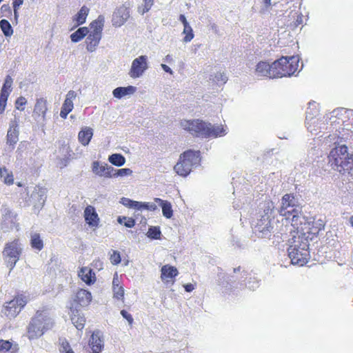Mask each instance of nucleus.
Wrapping results in <instances>:
<instances>
[{
	"label": "nucleus",
	"mask_w": 353,
	"mask_h": 353,
	"mask_svg": "<svg viewBox=\"0 0 353 353\" xmlns=\"http://www.w3.org/2000/svg\"><path fill=\"white\" fill-rule=\"evenodd\" d=\"M0 176L3 179V182L6 184L11 185L13 183V174L11 172H9L6 168H0Z\"/></svg>",
	"instance_id": "nucleus-35"
},
{
	"label": "nucleus",
	"mask_w": 353,
	"mask_h": 353,
	"mask_svg": "<svg viewBox=\"0 0 353 353\" xmlns=\"http://www.w3.org/2000/svg\"><path fill=\"white\" fill-rule=\"evenodd\" d=\"M72 350L69 343L66 340L64 339L61 342L59 351L61 353H68Z\"/></svg>",
	"instance_id": "nucleus-47"
},
{
	"label": "nucleus",
	"mask_w": 353,
	"mask_h": 353,
	"mask_svg": "<svg viewBox=\"0 0 353 353\" xmlns=\"http://www.w3.org/2000/svg\"><path fill=\"white\" fill-rule=\"evenodd\" d=\"M182 33L185 35V37L183 39V41L184 43H188L191 41L194 36L193 33V30L192 27L190 26V24L183 26V30Z\"/></svg>",
	"instance_id": "nucleus-41"
},
{
	"label": "nucleus",
	"mask_w": 353,
	"mask_h": 353,
	"mask_svg": "<svg viewBox=\"0 0 353 353\" xmlns=\"http://www.w3.org/2000/svg\"><path fill=\"white\" fill-rule=\"evenodd\" d=\"M293 194H285L281 199V207L278 210L280 215L285 216L286 219H290V216H292V225L294 226L299 224L298 219L301 212Z\"/></svg>",
	"instance_id": "nucleus-5"
},
{
	"label": "nucleus",
	"mask_w": 353,
	"mask_h": 353,
	"mask_svg": "<svg viewBox=\"0 0 353 353\" xmlns=\"http://www.w3.org/2000/svg\"><path fill=\"white\" fill-rule=\"evenodd\" d=\"M180 126L192 135L198 137H217L226 134V130L222 125H212L199 119L182 120Z\"/></svg>",
	"instance_id": "nucleus-1"
},
{
	"label": "nucleus",
	"mask_w": 353,
	"mask_h": 353,
	"mask_svg": "<svg viewBox=\"0 0 353 353\" xmlns=\"http://www.w3.org/2000/svg\"><path fill=\"white\" fill-rule=\"evenodd\" d=\"M50 325V319L38 310L36 315L32 319L27 332V336L30 340H33L41 336Z\"/></svg>",
	"instance_id": "nucleus-7"
},
{
	"label": "nucleus",
	"mask_w": 353,
	"mask_h": 353,
	"mask_svg": "<svg viewBox=\"0 0 353 353\" xmlns=\"http://www.w3.org/2000/svg\"><path fill=\"white\" fill-rule=\"evenodd\" d=\"M13 83L12 78L8 75L6 77L5 82L1 90V94L9 96L12 91V85Z\"/></svg>",
	"instance_id": "nucleus-36"
},
{
	"label": "nucleus",
	"mask_w": 353,
	"mask_h": 353,
	"mask_svg": "<svg viewBox=\"0 0 353 353\" xmlns=\"http://www.w3.org/2000/svg\"><path fill=\"white\" fill-rule=\"evenodd\" d=\"M161 278L164 282H173V279L177 276L178 270L177 269L170 265H165L161 268Z\"/></svg>",
	"instance_id": "nucleus-20"
},
{
	"label": "nucleus",
	"mask_w": 353,
	"mask_h": 353,
	"mask_svg": "<svg viewBox=\"0 0 353 353\" xmlns=\"http://www.w3.org/2000/svg\"><path fill=\"white\" fill-rule=\"evenodd\" d=\"M154 4V0H143V3L138 7V12L144 14L148 12Z\"/></svg>",
	"instance_id": "nucleus-40"
},
{
	"label": "nucleus",
	"mask_w": 353,
	"mask_h": 353,
	"mask_svg": "<svg viewBox=\"0 0 353 353\" xmlns=\"http://www.w3.org/2000/svg\"><path fill=\"white\" fill-rule=\"evenodd\" d=\"M79 276L88 285L93 284L96 281L95 273L88 267L81 268Z\"/></svg>",
	"instance_id": "nucleus-24"
},
{
	"label": "nucleus",
	"mask_w": 353,
	"mask_h": 353,
	"mask_svg": "<svg viewBox=\"0 0 353 353\" xmlns=\"http://www.w3.org/2000/svg\"><path fill=\"white\" fill-rule=\"evenodd\" d=\"M349 221H350L351 225L353 227V216H351L350 217Z\"/></svg>",
	"instance_id": "nucleus-64"
},
{
	"label": "nucleus",
	"mask_w": 353,
	"mask_h": 353,
	"mask_svg": "<svg viewBox=\"0 0 353 353\" xmlns=\"http://www.w3.org/2000/svg\"><path fill=\"white\" fill-rule=\"evenodd\" d=\"M22 252L21 245L17 240L7 243L2 252L3 259L10 272L13 270Z\"/></svg>",
	"instance_id": "nucleus-9"
},
{
	"label": "nucleus",
	"mask_w": 353,
	"mask_h": 353,
	"mask_svg": "<svg viewBox=\"0 0 353 353\" xmlns=\"http://www.w3.org/2000/svg\"><path fill=\"white\" fill-rule=\"evenodd\" d=\"M318 123V119L310 117V114L307 112L306 115V125L307 129L311 132H313L314 131H316V129L312 127L313 125H315Z\"/></svg>",
	"instance_id": "nucleus-42"
},
{
	"label": "nucleus",
	"mask_w": 353,
	"mask_h": 353,
	"mask_svg": "<svg viewBox=\"0 0 353 353\" xmlns=\"http://www.w3.org/2000/svg\"><path fill=\"white\" fill-rule=\"evenodd\" d=\"M141 209H145L150 211H154L157 209V205L154 203H142Z\"/></svg>",
	"instance_id": "nucleus-53"
},
{
	"label": "nucleus",
	"mask_w": 353,
	"mask_h": 353,
	"mask_svg": "<svg viewBox=\"0 0 353 353\" xmlns=\"http://www.w3.org/2000/svg\"><path fill=\"white\" fill-rule=\"evenodd\" d=\"M241 272V267L235 268L233 269L234 273H238Z\"/></svg>",
	"instance_id": "nucleus-62"
},
{
	"label": "nucleus",
	"mask_w": 353,
	"mask_h": 353,
	"mask_svg": "<svg viewBox=\"0 0 353 353\" xmlns=\"http://www.w3.org/2000/svg\"><path fill=\"white\" fill-rule=\"evenodd\" d=\"M148 68V57L145 55H141L132 61L128 74L131 78H139L143 74Z\"/></svg>",
	"instance_id": "nucleus-10"
},
{
	"label": "nucleus",
	"mask_w": 353,
	"mask_h": 353,
	"mask_svg": "<svg viewBox=\"0 0 353 353\" xmlns=\"http://www.w3.org/2000/svg\"><path fill=\"white\" fill-rule=\"evenodd\" d=\"M114 297L118 300L121 299L124 295L123 288L121 285L119 287L112 288Z\"/></svg>",
	"instance_id": "nucleus-46"
},
{
	"label": "nucleus",
	"mask_w": 353,
	"mask_h": 353,
	"mask_svg": "<svg viewBox=\"0 0 353 353\" xmlns=\"http://www.w3.org/2000/svg\"><path fill=\"white\" fill-rule=\"evenodd\" d=\"M9 96L0 94V114H3Z\"/></svg>",
	"instance_id": "nucleus-50"
},
{
	"label": "nucleus",
	"mask_w": 353,
	"mask_h": 353,
	"mask_svg": "<svg viewBox=\"0 0 353 353\" xmlns=\"http://www.w3.org/2000/svg\"><path fill=\"white\" fill-rule=\"evenodd\" d=\"M92 172L99 176L106 178L113 177L114 168L105 163H101L99 161H94L92 167Z\"/></svg>",
	"instance_id": "nucleus-16"
},
{
	"label": "nucleus",
	"mask_w": 353,
	"mask_h": 353,
	"mask_svg": "<svg viewBox=\"0 0 353 353\" xmlns=\"http://www.w3.org/2000/svg\"><path fill=\"white\" fill-rule=\"evenodd\" d=\"M273 219L265 216V215H259L255 225V231L261 234V237H265L272 230V220Z\"/></svg>",
	"instance_id": "nucleus-12"
},
{
	"label": "nucleus",
	"mask_w": 353,
	"mask_h": 353,
	"mask_svg": "<svg viewBox=\"0 0 353 353\" xmlns=\"http://www.w3.org/2000/svg\"><path fill=\"white\" fill-rule=\"evenodd\" d=\"M328 163L333 170L341 174L353 173V154L345 145H338L331 150Z\"/></svg>",
	"instance_id": "nucleus-2"
},
{
	"label": "nucleus",
	"mask_w": 353,
	"mask_h": 353,
	"mask_svg": "<svg viewBox=\"0 0 353 353\" xmlns=\"http://www.w3.org/2000/svg\"><path fill=\"white\" fill-rule=\"evenodd\" d=\"M245 287L250 290H255L259 288V281L255 279L250 278V280L245 283Z\"/></svg>",
	"instance_id": "nucleus-48"
},
{
	"label": "nucleus",
	"mask_w": 353,
	"mask_h": 353,
	"mask_svg": "<svg viewBox=\"0 0 353 353\" xmlns=\"http://www.w3.org/2000/svg\"><path fill=\"white\" fill-rule=\"evenodd\" d=\"M89 346L92 353H100L104 347V336L101 331L94 330L89 340Z\"/></svg>",
	"instance_id": "nucleus-14"
},
{
	"label": "nucleus",
	"mask_w": 353,
	"mask_h": 353,
	"mask_svg": "<svg viewBox=\"0 0 353 353\" xmlns=\"http://www.w3.org/2000/svg\"><path fill=\"white\" fill-rule=\"evenodd\" d=\"M121 314L123 316V317L128 321V322L130 325L132 324L133 318L132 317L131 314L128 313V312L127 310H121Z\"/></svg>",
	"instance_id": "nucleus-54"
},
{
	"label": "nucleus",
	"mask_w": 353,
	"mask_h": 353,
	"mask_svg": "<svg viewBox=\"0 0 353 353\" xmlns=\"http://www.w3.org/2000/svg\"><path fill=\"white\" fill-rule=\"evenodd\" d=\"M70 319L77 329L81 330L84 327L85 318L82 310H71Z\"/></svg>",
	"instance_id": "nucleus-22"
},
{
	"label": "nucleus",
	"mask_w": 353,
	"mask_h": 353,
	"mask_svg": "<svg viewBox=\"0 0 353 353\" xmlns=\"http://www.w3.org/2000/svg\"><path fill=\"white\" fill-rule=\"evenodd\" d=\"M299 61L296 56L282 57L275 61L273 62V68L275 69L274 76L276 78L292 76L298 69Z\"/></svg>",
	"instance_id": "nucleus-6"
},
{
	"label": "nucleus",
	"mask_w": 353,
	"mask_h": 353,
	"mask_svg": "<svg viewBox=\"0 0 353 353\" xmlns=\"http://www.w3.org/2000/svg\"><path fill=\"white\" fill-rule=\"evenodd\" d=\"M255 72L259 77H267L272 79L276 78V76H274L275 69L273 68V63L272 65H270L265 61L259 62L256 66Z\"/></svg>",
	"instance_id": "nucleus-19"
},
{
	"label": "nucleus",
	"mask_w": 353,
	"mask_h": 353,
	"mask_svg": "<svg viewBox=\"0 0 353 353\" xmlns=\"http://www.w3.org/2000/svg\"><path fill=\"white\" fill-rule=\"evenodd\" d=\"M8 305L6 306V309H17L23 308L27 303V299L26 296L22 295L16 296L12 301L6 303Z\"/></svg>",
	"instance_id": "nucleus-29"
},
{
	"label": "nucleus",
	"mask_w": 353,
	"mask_h": 353,
	"mask_svg": "<svg viewBox=\"0 0 353 353\" xmlns=\"http://www.w3.org/2000/svg\"><path fill=\"white\" fill-rule=\"evenodd\" d=\"M120 203L130 208L141 210V202L139 201H135L128 198L123 197L121 198Z\"/></svg>",
	"instance_id": "nucleus-38"
},
{
	"label": "nucleus",
	"mask_w": 353,
	"mask_h": 353,
	"mask_svg": "<svg viewBox=\"0 0 353 353\" xmlns=\"http://www.w3.org/2000/svg\"><path fill=\"white\" fill-rule=\"evenodd\" d=\"M24 0H12L13 8H19Z\"/></svg>",
	"instance_id": "nucleus-55"
},
{
	"label": "nucleus",
	"mask_w": 353,
	"mask_h": 353,
	"mask_svg": "<svg viewBox=\"0 0 353 353\" xmlns=\"http://www.w3.org/2000/svg\"><path fill=\"white\" fill-rule=\"evenodd\" d=\"M46 188L40 186H34L30 194V202L35 208L41 209L45 204L46 200Z\"/></svg>",
	"instance_id": "nucleus-13"
},
{
	"label": "nucleus",
	"mask_w": 353,
	"mask_h": 353,
	"mask_svg": "<svg viewBox=\"0 0 353 353\" xmlns=\"http://www.w3.org/2000/svg\"><path fill=\"white\" fill-rule=\"evenodd\" d=\"M132 174V170L130 168H121L119 170L114 169V171L113 172V177L130 176Z\"/></svg>",
	"instance_id": "nucleus-43"
},
{
	"label": "nucleus",
	"mask_w": 353,
	"mask_h": 353,
	"mask_svg": "<svg viewBox=\"0 0 353 353\" xmlns=\"http://www.w3.org/2000/svg\"><path fill=\"white\" fill-rule=\"evenodd\" d=\"M108 161L116 166H121L125 163V157L121 154H113L108 158Z\"/></svg>",
	"instance_id": "nucleus-37"
},
{
	"label": "nucleus",
	"mask_w": 353,
	"mask_h": 353,
	"mask_svg": "<svg viewBox=\"0 0 353 353\" xmlns=\"http://www.w3.org/2000/svg\"><path fill=\"white\" fill-rule=\"evenodd\" d=\"M93 136V130L90 127H84L79 132L78 139L84 146L88 145Z\"/></svg>",
	"instance_id": "nucleus-27"
},
{
	"label": "nucleus",
	"mask_w": 353,
	"mask_h": 353,
	"mask_svg": "<svg viewBox=\"0 0 353 353\" xmlns=\"http://www.w3.org/2000/svg\"><path fill=\"white\" fill-rule=\"evenodd\" d=\"M83 216L85 222L91 228H97L99 223V217L92 205H88L83 212Z\"/></svg>",
	"instance_id": "nucleus-18"
},
{
	"label": "nucleus",
	"mask_w": 353,
	"mask_h": 353,
	"mask_svg": "<svg viewBox=\"0 0 353 353\" xmlns=\"http://www.w3.org/2000/svg\"><path fill=\"white\" fill-rule=\"evenodd\" d=\"M47 110V100L44 98L37 99L34 107L32 117L37 121H44Z\"/></svg>",
	"instance_id": "nucleus-15"
},
{
	"label": "nucleus",
	"mask_w": 353,
	"mask_h": 353,
	"mask_svg": "<svg viewBox=\"0 0 353 353\" xmlns=\"http://www.w3.org/2000/svg\"><path fill=\"white\" fill-rule=\"evenodd\" d=\"M89 32L88 28L82 27L79 28L77 31L73 32L70 35L71 41L74 43L79 42L85 36H86Z\"/></svg>",
	"instance_id": "nucleus-33"
},
{
	"label": "nucleus",
	"mask_w": 353,
	"mask_h": 353,
	"mask_svg": "<svg viewBox=\"0 0 353 353\" xmlns=\"http://www.w3.org/2000/svg\"><path fill=\"white\" fill-rule=\"evenodd\" d=\"M200 163V152L188 150L180 155L179 160L174 165V171L180 176H187L193 168Z\"/></svg>",
	"instance_id": "nucleus-4"
},
{
	"label": "nucleus",
	"mask_w": 353,
	"mask_h": 353,
	"mask_svg": "<svg viewBox=\"0 0 353 353\" xmlns=\"http://www.w3.org/2000/svg\"><path fill=\"white\" fill-rule=\"evenodd\" d=\"M264 4L265 6H269L271 4V0H264Z\"/></svg>",
	"instance_id": "nucleus-63"
},
{
	"label": "nucleus",
	"mask_w": 353,
	"mask_h": 353,
	"mask_svg": "<svg viewBox=\"0 0 353 353\" xmlns=\"http://www.w3.org/2000/svg\"><path fill=\"white\" fill-rule=\"evenodd\" d=\"M18 349L17 344H12L9 341L0 339V353H8L9 351L16 353Z\"/></svg>",
	"instance_id": "nucleus-31"
},
{
	"label": "nucleus",
	"mask_w": 353,
	"mask_h": 353,
	"mask_svg": "<svg viewBox=\"0 0 353 353\" xmlns=\"http://www.w3.org/2000/svg\"><path fill=\"white\" fill-rule=\"evenodd\" d=\"M26 103H27V100L26 99L25 97H19V98H17V99L16 100V102H15L16 108L18 110H20L21 111L23 110L24 108H21V106L26 105Z\"/></svg>",
	"instance_id": "nucleus-52"
},
{
	"label": "nucleus",
	"mask_w": 353,
	"mask_h": 353,
	"mask_svg": "<svg viewBox=\"0 0 353 353\" xmlns=\"http://www.w3.org/2000/svg\"><path fill=\"white\" fill-rule=\"evenodd\" d=\"M76 97L77 93L74 90H70L67 93L60 112L61 118L66 119L68 114L74 108L73 101Z\"/></svg>",
	"instance_id": "nucleus-17"
},
{
	"label": "nucleus",
	"mask_w": 353,
	"mask_h": 353,
	"mask_svg": "<svg viewBox=\"0 0 353 353\" xmlns=\"http://www.w3.org/2000/svg\"><path fill=\"white\" fill-rule=\"evenodd\" d=\"M161 66L165 72L170 73V74H173V71L169 66L163 63H162Z\"/></svg>",
	"instance_id": "nucleus-57"
},
{
	"label": "nucleus",
	"mask_w": 353,
	"mask_h": 353,
	"mask_svg": "<svg viewBox=\"0 0 353 353\" xmlns=\"http://www.w3.org/2000/svg\"><path fill=\"white\" fill-rule=\"evenodd\" d=\"M19 9V8H13V10H14V19L16 21H17L18 17H19V13H18Z\"/></svg>",
	"instance_id": "nucleus-60"
},
{
	"label": "nucleus",
	"mask_w": 353,
	"mask_h": 353,
	"mask_svg": "<svg viewBox=\"0 0 353 353\" xmlns=\"http://www.w3.org/2000/svg\"><path fill=\"white\" fill-rule=\"evenodd\" d=\"M105 18L99 15L96 20L90 23V32L86 39V49L89 52L95 51L102 37V30L104 26Z\"/></svg>",
	"instance_id": "nucleus-8"
},
{
	"label": "nucleus",
	"mask_w": 353,
	"mask_h": 353,
	"mask_svg": "<svg viewBox=\"0 0 353 353\" xmlns=\"http://www.w3.org/2000/svg\"><path fill=\"white\" fill-rule=\"evenodd\" d=\"M147 234L148 236L151 239H159L160 238L161 232L157 228L151 227L149 228Z\"/></svg>",
	"instance_id": "nucleus-44"
},
{
	"label": "nucleus",
	"mask_w": 353,
	"mask_h": 353,
	"mask_svg": "<svg viewBox=\"0 0 353 353\" xmlns=\"http://www.w3.org/2000/svg\"><path fill=\"white\" fill-rule=\"evenodd\" d=\"M30 243L33 248L38 250H41L43 247V241L38 233H33L31 234Z\"/></svg>",
	"instance_id": "nucleus-34"
},
{
	"label": "nucleus",
	"mask_w": 353,
	"mask_h": 353,
	"mask_svg": "<svg viewBox=\"0 0 353 353\" xmlns=\"http://www.w3.org/2000/svg\"><path fill=\"white\" fill-rule=\"evenodd\" d=\"M136 90V87L132 85H128L127 87H118L112 91V94L114 97L120 99L125 96L133 94Z\"/></svg>",
	"instance_id": "nucleus-26"
},
{
	"label": "nucleus",
	"mask_w": 353,
	"mask_h": 353,
	"mask_svg": "<svg viewBox=\"0 0 353 353\" xmlns=\"http://www.w3.org/2000/svg\"><path fill=\"white\" fill-rule=\"evenodd\" d=\"M19 140L18 125L15 122H12L7 133V143L14 146Z\"/></svg>",
	"instance_id": "nucleus-25"
},
{
	"label": "nucleus",
	"mask_w": 353,
	"mask_h": 353,
	"mask_svg": "<svg viewBox=\"0 0 353 353\" xmlns=\"http://www.w3.org/2000/svg\"><path fill=\"white\" fill-rule=\"evenodd\" d=\"M125 220V222H124V225L127 228H132L134 224H135V221L132 218H127V217H125L123 216V218L121 217H119L118 218V221L119 223H122L123 221L122 220Z\"/></svg>",
	"instance_id": "nucleus-49"
},
{
	"label": "nucleus",
	"mask_w": 353,
	"mask_h": 353,
	"mask_svg": "<svg viewBox=\"0 0 353 353\" xmlns=\"http://www.w3.org/2000/svg\"><path fill=\"white\" fill-rule=\"evenodd\" d=\"M185 290L186 292H192L194 288V285L191 283H188L184 285Z\"/></svg>",
	"instance_id": "nucleus-59"
},
{
	"label": "nucleus",
	"mask_w": 353,
	"mask_h": 353,
	"mask_svg": "<svg viewBox=\"0 0 353 353\" xmlns=\"http://www.w3.org/2000/svg\"><path fill=\"white\" fill-rule=\"evenodd\" d=\"M0 27L6 37H10L13 33L12 28L10 23L6 19H2L0 21Z\"/></svg>",
	"instance_id": "nucleus-39"
},
{
	"label": "nucleus",
	"mask_w": 353,
	"mask_h": 353,
	"mask_svg": "<svg viewBox=\"0 0 353 353\" xmlns=\"http://www.w3.org/2000/svg\"><path fill=\"white\" fill-rule=\"evenodd\" d=\"M1 10H3V11L9 10H10L9 5L8 4H3L1 6Z\"/></svg>",
	"instance_id": "nucleus-61"
},
{
	"label": "nucleus",
	"mask_w": 353,
	"mask_h": 353,
	"mask_svg": "<svg viewBox=\"0 0 353 353\" xmlns=\"http://www.w3.org/2000/svg\"><path fill=\"white\" fill-rule=\"evenodd\" d=\"M2 221L1 222V228L5 231L12 228L14 225V217L8 208L1 209Z\"/></svg>",
	"instance_id": "nucleus-21"
},
{
	"label": "nucleus",
	"mask_w": 353,
	"mask_h": 353,
	"mask_svg": "<svg viewBox=\"0 0 353 353\" xmlns=\"http://www.w3.org/2000/svg\"><path fill=\"white\" fill-rule=\"evenodd\" d=\"M121 286L120 281L118 279V275L116 273L112 281V288Z\"/></svg>",
	"instance_id": "nucleus-56"
},
{
	"label": "nucleus",
	"mask_w": 353,
	"mask_h": 353,
	"mask_svg": "<svg viewBox=\"0 0 353 353\" xmlns=\"http://www.w3.org/2000/svg\"><path fill=\"white\" fill-rule=\"evenodd\" d=\"M154 201L161 206L163 216L168 219L171 218L172 216V209L170 203L159 198H156Z\"/></svg>",
	"instance_id": "nucleus-32"
},
{
	"label": "nucleus",
	"mask_w": 353,
	"mask_h": 353,
	"mask_svg": "<svg viewBox=\"0 0 353 353\" xmlns=\"http://www.w3.org/2000/svg\"><path fill=\"white\" fill-rule=\"evenodd\" d=\"M274 209L275 205L274 203L270 200H268L263 203L259 214L261 215H265V216H267L268 217L274 219Z\"/></svg>",
	"instance_id": "nucleus-28"
},
{
	"label": "nucleus",
	"mask_w": 353,
	"mask_h": 353,
	"mask_svg": "<svg viewBox=\"0 0 353 353\" xmlns=\"http://www.w3.org/2000/svg\"><path fill=\"white\" fill-rule=\"evenodd\" d=\"M308 247V241L305 238L301 236H294L293 244L288 250L292 264L303 266L307 263Z\"/></svg>",
	"instance_id": "nucleus-3"
},
{
	"label": "nucleus",
	"mask_w": 353,
	"mask_h": 353,
	"mask_svg": "<svg viewBox=\"0 0 353 353\" xmlns=\"http://www.w3.org/2000/svg\"><path fill=\"white\" fill-rule=\"evenodd\" d=\"M89 8L85 6L81 8L78 13L74 17L73 21L76 26H79L85 22L87 16L89 13Z\"/></svg>",
	"instance_id": "nucleus-30"
},
{
	"label": "nucleus",
	"mask_w": 353,
	"mask_h": 353,
	"mask_svg": "<svg viewBox=\"0 0 353 353\" xmlns=\"http://www.w3.org/2000/svg\"><path fill=\"white\" fill-rule=\"evenodd\" d=\"M214 81L217 83H225L228 81V77L224 72H217L214 75Z\"/></svg>",
	"instance_id": "nucleus-45"
},
{
	"label": "nucleus",
	"mask_w": 353,
	"mask_h": 353,
	"mask_svg": "<svg viewBox=\"0 0 353 353\" xmlns=\"http://www.w3.org/2000/svg\"><path fill=\"white\" fill-rule=\"evenodd\" d=\"M91 300L92 295L90 292L81 289L77 292L74 301L80 307H86L90 303Z\"/></svg>",
	"instance_id": "nucleus-23"
},
{
	"label": "nucleus",
	"mask_w": 353,
	"mask_h": 353,
	"mask_svg": "<svg viewBox=\"0 0 353 353\" xmlns=\"http://www.w3.org/2000/svg\"><path fill=\"white\" fill-rule=\"evenodd\" d=\"M179 20L183 23V26L189 24L184 14H180Z\"/></svg>",
	"instance_id": "nucleus-58"
},
{
	"label": "nucleus",
	"mask_w": 353,
	"mask_h": 353,
	"mask_svg": "<svg viewBox=\"0 0 353 353\" xmlns=\"http://www.w3.org/2000/svg\"><path fill=\"white\" fill-rule=\"evenodd\" d=\"M130 16L129 8L125 5L118 7L112 14V26L114 27H121L127 21Z\"/></svg>",
	"instance_id": "nucleus-11"
},
{
	"label": "nucleus",
	"mask_w": 353,
	"mask_h": 353,
	"mask_svg": "<svg viewBox=\"0 0 353 353\" xmlns=\"http://www.w3.org/2000/svg\"><path fill=\"white\" fill-rule=\"evenodd\" d=\"M110 261L113 265H117L121 262V255L118 251H113L110 256Z\"/></svg>",
	"instance_id": "nucleus-51"
}]
</instances>
